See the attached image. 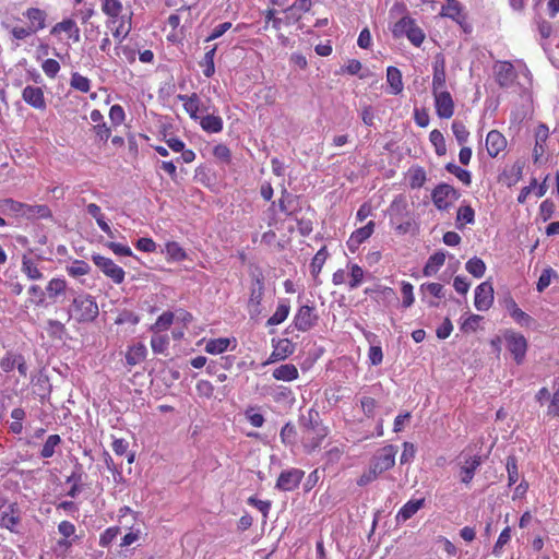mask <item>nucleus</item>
Here are the masks:
<instances>
[{"mask_svg": "<svg viewBox=\"0 0 559 559\" xmlns=\"http://www.w3.org/2000/svg\"><path fill=\"white\" fill-rule=\"evenodd\" d=\"M98 313V305L91 295L74 297L68 310L69 320L73 318L79 323L93 322Z\"/></svg>", "mask_w": 559, "mask_h": 559, "instance_id": "nucleus-1", "label": "nucleus"}, {"mask_svg": "<svg viewBox=\"0 0 559 559\" xmlns=\"http://www.w3.org/2000/svg\"><path fill=\"white\" fill-rule=\"evenodd\" d=\"M503 337L506 340L507 348L513 356L516 365H522L527 350V341L524 335L513 330H506L503 332Z\"/></svg>", "mask_w": 559, "mask_h": 559, "instance_id": "nucleus-2", "label": "nucleus"}, {"mask_svg": "<svg viewBox=\"0 0 559 559\" xmlns=\"http://www.w3.org/2000/svg\"><path fill=\"white\" fill-rule=\"evenodd\" d=\"M92 261L115 284H121L124 281L126 273L122 267L117 265L111 259L99 253L92 254Z\"/></svg>", "mask_w": 559, "mask_h": 559, "instance_id": "nucleus-3", "label": "nucleus"}, {"mask_svg": "<svg viewBox=\"0 0 559 559\" xmlns=\"http://www.w3.org/2000/svg\"><path fill=\"white\" fill-rule=\"evenodd\" d=\"M396 453V445H385L374 453L370 465L381 475L382 473L391 469L394 466Z\"/></svg>", "mask_w": 559, "mask_h": 559, "instance_id": "nucleus-4", "label": "nucleus"}, {"mask_svg": "<svg viewBox=\"0 0 559 559\" xmlns=\"http://www.w3.org/2000/svg\"><path fill=\"white\" fill-rule=\"evenodd\" d=\"M237 357L234 355L219 356L211 359L206 365V372L211 376H216L219 382L227 379L226 371L230 370L236 362Z\"/></svg>", "mask_w": 559, "mask_h": 559, "instance_id": "nucleus-5", "label": "nucleus"}, {"mask_svg": "<svg viewBox=\"0 0 559 559\" xmlns=\"http://www.w3.org/2000/svg\"><path fill=\"white\" fill-rule=\"evenodd\" d=\"M305 476V472L299 468H289L283 471L275 484V488L281 491H293L298 488Z\"/></svg>", "mask_w": 559, "mask_h": 559, "instance_id": "nucleus-6", "label": "nucleus"}, {"mask_svg": "<svg viewBox=\"0 0 559 559\" xmlns=\"http://www.w3.org/2000/svg\"><path fill=\"white\" fill-rule=\"evenodd\" d=\"M264 295V278L260 274L252 280L250 288V297L248 301V309L251 317H257L261 313V301Z\"/></svg>", "mask_w": 559, "mask_h": 559, "instance_id": "nucleus-7", "label": "nucleus"}, {"mask_svg": "<svg viewBox=\"0 0 559 559\" xmlns=\"http://www.w3.org/2000/svg\"><path fill=\"white\" fill-rule=\"evenodd\" d=\"M298 423L304 435L322 432L323 428H326L320 418L319 412L314 408H310L306 413H301L299 415Z\"/></svg>", "mask_w": 559, "mask_h": 559, "instance_id": "nucleus-8", "label": "nucleus"}, {"mask_svg": "<svg viewBox=\"0 0 559 559\" xmlns=\"http://www.w3.org/2000/svg\"><path fill=\"white\" fill-rule=\"evenodd\" d=\"M319 317L314 313V307L301 306L294 317V325L298 331L307 332L317 325Z\"/></svg>", "mask_w": 559, "mask_h": 559, "instance_id": "nucleus-9", "label": "nucleus"}, {"mask_svg": "<svg viewBox=\"0 0 559 559\" xmlns=\"http://www.w3.org/2000/svg\"><path fill=\"white\" fill-rule=\"evenodd\" d=\"M435 97L436 112L441 119H449L454 114V102L448 91L432 93Z\"/></svg>", "mask_w": 559, "mask_h": 559, "instance_id": "nucleus-10", "label": "nucleus"}, {"mask_svg": "<svg viewBox=\"0 0 559 559\" xmlns=\"http://www.w3.org/2000/svg\"><path fill=\"white\" fill-rule=\"evenodd\" d=\"M493 302V287L486 281L475 289L474 305L478 311H487Z\"/></svg>", "mask_w": 559, "mask_h": 559, "instance_id": "nucleus-11", "label": "nucleus"}, {"mask_svg": "<svg viewBox=\"0 0 559 559\" xmlns=\"http://www.w3.org/2000/svg\"><path fill=\"white\" fill-rule=\"evenodd\" d=\"M23 100L35 109L45 110L47 105L40 87L27 85L22 92Z\"/></svg>", "mask_w": 559, "mask_h": 559, "instance_id": "nucleus-12", "label": "nucleus"}, {"mask_svg": "<svg viewBox=\"0 0 559 559\" xmlns=\"http://www.w3.org/2000/svg\"><path fill=\"white\" fill-rule=\"evenodd\" d=\"M374 222H368L364 227L356 229L347 240V247L350 252H355L359 246L367 240L374 230Z\"/></svg>", "mask_w": 559, "mask_h": 559, "instance_id": "nucleus-13", "label": "nucleus"}, {"mask_svg": "<svg viewBox=\"0 0 559 559\" xmlns=\"http://www.w3.org/2000/svg\"><path fill=\"white\" fill-rule=\"evenodd\" d=\"M61 32L67 33L68 38L72 39L73 43H79L81 40L80 28L73 19H64L61 22L53 25L50 29L51 35H58Z\"/></svg>", "mask_w": 559, "mask_h": 559, "instance_id": "nucleus-14", "label": "nucleus"}, {"mask_svg": "<svg viewBox=\"0 0 559 559\" xmlns=\"http://www.w3.org/2000/svg\"><path fill=\"white\" fill-rule=\"evenodd\" d=\"M432 93L443 91L447 81L445 61L442 56H437L433 62Z\"/></svg>", "mask_w": 559, "mask_h": 559, "instance_id": "nucleus-15", "label": "nucleus"}, {"mask_svg": "<svg viewBox=\"0 0 559 559\" xmlns=\"http://www.w3.org/2000/svg\"><path fill=\"white\" fill-rule=\"evenodd\" d=\"M496 81L500 87H509L515 79V70L512 63L504 61L496 67Z\"/></svg>", "mask_w": 559, "mask_h": 559, "instance_id": "nucleus-16", "label": "nucleus"}, {"mask_svg": "<svg viewBox=\"0 0 559 559\" xmlns=\"http://www.w3.org/2000/svg\"><path fill=\"white\" fill-rule=\"evenodd\" d=\"M507 146V140L498 130H491L486 136V147L489 156L497 157Z\"/></svg>", "mask_w": 559, "mask_h": 559, "instance_id": "nucleus-17", "label": "nucleus"}, {"mask_svg": "<svg viewBox=\"0 0 559 559\" xmlns=\"http://www.w3.org/2000/svg\"><path fill=\"white\" fill-rule=\"evenodd\" d=\"M425 506V499H412L407 501L397 512L395 520L397 523L405 522L413 518Z\"/></svg>", "mask_w": 559, "mask_h": 559, "instance_id": "nucleus-18", "label": "nucleus"}, {"mask_svg": "<svg viewBox=\"0 0 559 559\" xmlns=\"http://www.w3.org/2000/svg\"><path fill=\"white\" fill-rule=\"evenodd\" d=\"M548 135H549V130H548L547 126L544 123H540L537 127L536 132H535V146L533 150V159H534L535 164L539 162V157L545 152V143L548 139Z\"/></svg>", "mask_w": 559, "mask_h": 559, "instance_id": "nucleus-19", "label": "nucleus"}, {"mask_svg": "<svg viewBox=\"0 0 559 559\" xmlns=\"http://www.w3.org/2000/svg\"><path fill=\"white\" fill-rule=\"evenodd\" d=\"M481 464V456L474 455L468 456L464 461V465L461 467V481L463 484H469L473 480L475 471L480 466Z\"/></svg>", "mask_w": 559, "mask_h": 559, "instance_id": "nucleus-20", "label": "nucleus"}, {"mask_svg": "<svg viewBox=\"0 0 559 559\" xmlns=\"http://www.w3.org/2000/svg\"><path fill=\"white\" fill-rule=\"evenodd\" d=\"M445 187L447 183H439L431 192V200L439 211H448L452 205V202L448 201L449 193L443 190Z\"/></svg>", "mask_w": 559, "mask_h": 559, "instance_id": "nucleus-21", "label": "nucleus"}, {"mask_svg": "<svg viewBox=\"0 0 559 559\" xmlns=\"http://www.w3.org/2000/svg\"><path fill=\"white\" fill-rule=\"evenodd\" d=\"M22 216L27 219H34V218H51L52 212L46 204H26L25 207H23Z\"/></svg>", "mask_w": 559, "mask_h": 559, "instance_id": "nucleus-22", "label": "nucleus"}, {"mask_svg": "<svg viewBox=\"0 0 559 559\" xmlns=\"http://www.w3.org/2000/svg\"><path fill=\"white\" fill-rule=\"evenodd\" d=\"M8 509L9 511H4L0 516V526L13 533L17 532L16 525L20 523V516L16 504H10Z\"/></svg>", "mask_w": 559, "mask_h": 559, "instance_id": "nucleus-23", "label": "nucleus"}, {"mask_svg": "<svg viewBox=\"0 0 559 559\" xmlns=\"http://www.w3.org/2000/svg\"><path fill=\"white\" fill-rule=\"evenodd\" d=\"M122 9L120 0H102V11L111 19L107 21V27L116 23V19L120 16Z\"/></svg>", "mask_w": 559, "mask_h": 559, "instance_id": "nucleus-24", "label": "nucleus"}, {"mask_svg": "<svg viewBox=\"0 0 559 559\" xmlns=\"http://www.w3.org/2000/svg\"><path fill=\"white\" fill-rule=\"evenodd\" d=\"M24 16L29 20V26L35 28V33L46 27L45 22L47 14L44 10L39 8H29L24 12Z\"/></svg>", "mask_w": 559, "mask_h": 559, "instance_id": "nucleus-25", "label": "nucleus"}, {"mask_svg": "<svg viewBox=\"0 0 559 559\" xmlns=\"http://www.w3.org/2000/svg\"><path fill=\"white\" fill-rule=\"evenodd\" d=\"M386 82L391 87V94L399 95L402 93L404 85L402 81V72L396 67L390 66L386 69Z\"/></svg>", "mask_w": 559, "mask_h": 559, "instance_id": "nucleus-26", "label": "nucleus"}, {"mask_svg": "<svg viewBox=\"0 0 559 559\" xmlns=\"http://www.w3.org/2000/svg\"><path fill=\"white\" fill-rule=\"evenodd\" d=\"M200 126L207 133H218L223 130V119L215 115H205L200 117Z\"/></svg>", "mask_w": 559, "mask_h": 559, "instance_id": "nucleus-27", "label": "nucleus"}, {"mask_svg": "<svg viewBox=\"0 0 559 559\" xmlns=\"http://www.w3.org/2000/svg\"><path fill=\"white\" fill-rule=\"evenodd\" d=\"M328 428H323L322 432H312L311 435H304V448L307 453L314 452L320 445L324 438L328 436Z\"/></svg>", "mask_w": 559, "mask_h": 559, "instance_id": "nucleus-28", "label": "nucleus"}, {"mask_svg": "<svg viewBox=\"0 0 559 559\" xmlns=\"http://www.w3.org/2000/svg\"><path fill=\"white\" fill-rule=\"evenodd\" d=\"M445 261V253L442 251L435 252L432 255L429 257L428 261L426 262L423 273L425 276H431L436 274L439 269L444 264Z\"/></svg>", "mask_w": 559, "mask_h": 559, "instance_id": "nucleus-29", "label": "nucleus"}, {"mask_svg": "<svg viewBox=\"0 0 559 559\" xmlns=\"http://www.w3.org/2000/svg\"><path fill=\"white\" fill-rule=\"evenodd\" d=\"M407 204L405 200L400 197L394 199L389 207V214L392 223H400L407 215Z\"/></svg>", "mask_w": 559, "mask_h": 559, "instance_id": "nucleus-30", "label": "nucleus"}, {"mask_svg": "<svg viewBox=\"0 0 559 559\" xmlns=\"http://www.w3.org/2000/svg\"><path fill=\"white\" fill-rule=\"evenodd\" d=\"M298 376H299L298 369L293 364L281 365L280 367H277L273 370L274 379L281 380V381H287V382L293 381V380H296L298 378Z\"/></svg>", "mask_w": 559, "mask_h": 559, "instance_id": "nucleus-31", "label": "nucleus"}, {"mask_svg": "<svg viewBox=\"0 0 559 559\" xmlns=\"http://www.w3.org/2000/svg\"><path fill=\"white\" fill-rule=\"evenodd\" d=\"M475 223V211L469 204H462L456 213V227L462 229L465 225Z\"/></svg>", "mask_w": 559, "mask_h": 559, "instance_id": "nucleus-32", "label": "nucleus"}, {"mask_svg": "<svg viewBox=\"0 0 559 559\" xmlns=\"http://www.w3.org/2000/svg\"><path fill=\"white\" fill-rule=\"evenodd\" d=\"M147 349L142 343H138L129 348L126 354V361L129 366H135L146 357Z\"/></svg>", "mask_w": 559, "mask_h": 559, "instance_id": "nucleus-33", "label": "nucleus"}, {"mask_svg": "<svg viewBox=\"0 0 559 559\" xmlns=\"http://www.w3.org/2000/svg\"><path fill=\"white\" fill-rule=\"evenodd\" d=\"M131 32V15L128 17L126 15L120 16L119 25L112 31V36L117 39L118 44H122V41L127 38V36Z\"/></svg>", "mask_w": 559, "mask_h": 559, "instance_id": "nucleus-34", "label": "nucleus"}, {"mask_svg": "<svg viewBox=\"0 0 559 559\" xmlns=\"http://www.w3.org/2000/svg\"><path fill=\"white\" fill-rule=\"evenodd\" d=\"M216 49L217 45H214L213 47L209 48L204 55L203 60L200 61V67L203 68V74L206 78H212L215 73L214 57L216 53Z\"/></svg>", "mask_w": 559, "mask_h": 559, "instance_id": "nucleus-35", "label": "nucleus"}, {"mask_svg": "<svg viewBox=\"0 0 559 559\" xmlns=\"http://www.w3.org/2000/svg\"><path fill=\"white\" fill-rule=\"evenodd\" d=\"M290 306L287 301H282L278 304L276 311L266 321V325H277L284 322L289 314Z\"/></svg>", "mask_w": 559, "mask_h": 559, "instance_id": "nucleus-36", "label": "nucleus"}, {"mask_svg": "<svg viewBox=\"0 0 559 559\" xmlns=\"http://www.w3.org/2000/svg\"><path fill=\"white\" fill-rule=\"evenodd\" d=\"M61 442L62 440L59 435H50L40 450V457L49 459L53 456V454L56 453V448L59 447Z\"/></svg>", "mask_w": 559, "mask_h": 559, "instance_id": "nucleus-37", "label": "nucleus"}, {"mask_svg": "<svg viewBox=\"0 0 559 559\" xmlns=\"http://www.w3.org/2000/svg\"><path fill=\"white\" fill-rule=\"evenodd\" d=\"M461 11L462 7L457 0H447V3L442 5L441 15L461 23Z\"/></svg>", "mask_w": 559, "mask_h": 559, "instance_id": "nucleus-38", "label": "nucleus"}, {"mask_svg": "<svg viewBox=\"0 0 559 559\" xmlns=\"http://www.w3.org/2000/svg\"><path fill=\"white\" fill-rule=\"evenodd\" d=\"M465 269L474 277L480 278L486 272V264L480 258L473 257L466 262Z\"/></svg>", "mask_w": 559, "mask_h": 559, "instance_id": "nucleus-39", "label": "nucleus"}, {"mask_svg": "<svg viewBox=\"0 0 559 559\" xmlns=\"http://www.w3.org/2000/svg\"><path fill=\"white\" fill-rule=\"evenodd\" d=\"M230 344V340L227 337H219L210 340L205 344V352L213 355H218L224 353Z\"/></svg>", "mask_w": 559, "mask_h": 559, "instance_id": "nucleus-40", "label": "nucleus"}, {"mask_svg": "<svg viewBox=\"0 0 559 559\" xmlns=\"http://www.w3.org/2000/svg\"><path fill=\"white\" fill-rule=\"evenodd\" d=\"M67 290V282L62 278H52L47 287L46 293L49 298L56 299L60 295H63Z\"/></svg>", "mask_w": 559, "mask_h": 559, "instance_id": "nucleus-41", "label": "nucleus"}, {"mask_svg": "<svg viewBox=\"0 0 559 559\" xmlns=\"http://www.w3.org/2000/svg\"><path fill=\"white\" fill-rule=\"evenodd\" d=\"M167 257L176 262L187 259V253L183 248L176 241H169L165 246Z\"/></svg>", "mask_w": 559, "mask_h": 559, "instance_id": "nucleus-42", "label": "nucleus"}, {"mask_svg": "<svg viewBox=\"0 0 559 559\" xmlns=\"http://www.w3.org/2000/svg\"><path fill=\"white\" fill-rule=\"evenodd\" d=\"M273 347L280 354V358L286 359L288 356L293 355L295 352V344L290 342L288 338H282L278 341L272 340Z\"/></svg>", "mask_w": 559, "mask_h": 559, "instance_id": "nucleus-43", "label": "nucleus"}, {"mask_svg": "<svg viewBox=\"0 0 559 559\" xmlns=\"http://www.w3.org/2000/svg\"><path fill=\"white\" fill-rule=\"evenodd\" d=\"M326 258H328V251H326L325 247H322L316 253V255L312 258L310 267H311V274L314 277V280L318 278V275L320 274V272L325 263Z\"/></svg>", "mask_w": 559, "mask_h": 559, "instance_id": "nucleus-44", "label": "nucleus"}, {"mask_svg": "<svg viewBox=\"0 0 559 559\" xmlns=\"http://www.w3.org/2000/svg\"><path fill=\"white\" fill-rule=\"evenodd\" d=\"M22 271L29 280L33 281L40 280L43 277V273L36 266L35 262L26 255H23L22 259Z\"/></svg>", "mask_w": 559, "mask_h": 559, "instance_id": "nucleus-45", "label": "nucleus"}, {"mask_svg": "<svg viewBox=\"0 0 559 559\" xmlns=\"http://www.w3.org/2000/svg\"><path fill=\"white\" fill-rule=\"evenodd\" d=\"M429 140L431 144L435 146L436 154L438 156H443L447 153L445 140L441 131L435 129L429 134Z\"/></svg>", "mask_w": 559, "mask_h": 559, "instance_id": "nucleus-46", "label": "nucleus"}, {"mask_svg": "<svg viewBox=\"0 0 559 559\" xmlns=\"http://www.w3.org/2000/svg\"><path fill=\"white\" fill-rule=\"evenodd\" d=\"M445 170L452 175H454L460 181H462L465 186H469L472 183V175L468 170L461 168L454 163H448L445 165Z\"/></svg>", "mask_w": 559, "mask_h": 559, "instance_id": "nucleus-47", "label": "nucleus"}, {"mask_svg": "<svg viewBox=\"0 0 559 559\" xmlns=\"http://www.w3.org/2000/svg\"><path fill=\"white\" fill-rule=\"evenodd\" d=\"M23 207H25V203L15 201L10 198L0 200V212L3 214L15 213L22 216Z\"/></svg>", "mask_w": 559, "mask_h": 559, "instance_id": "nucleus-48", "label": "nucleus"}, {"mask_svg": "<svg viewBox=\"0 0 559 559\" xmlns=\"http://www.w3.org/2000/svg\"><path fill=\"white\" fill-rule=\"evenodd\" d=\"M174 313L171 311L163 312L156 320V322L151 326V331L154 333H158L162 331H166L173 324Z\"/></svg>", "mask_w": 559, "mask_h": 559, "instance_id": "nucleus-49", "label": "nucleus"}, {"mask_svg": "<svg viewBox=\"0 0 559 559\" xmlns=\"http://www.w3.org/2000/svg\"><path fill=\"white\" fill-rule=\"evenodd\" d=\"M414 24V19L411 16H403L399 20L393 28L392 34L394 38H401L403 36H407L408 28Z\"/></svg>", "mask_w": 559, "mask_h": 559, "instance_id": "nucleus-50", "label": "nucleus"}, {"mask_svg": "<svg viewBox=\"0 0 559 559\" xmlns=\"http://www.w3.org/2000/svg\"><path fill=\"white\" fill-rule=\"evenodd\" d=\"M70 86L82 93H87L91 90V81L79 72H73L70 80Z\"/></svg>", "mask_w": 559, "mask_h": 559, "instance_id": "nucleus-51", "label": "nucleus"}, {"mask_svg": "<svg viewBox=\"0 0 559 559\" xmlns=\"http://www.w3.org/2000/svg\"><path fill=\"white\" fill-rule=\"evenodd\" d=\"M511 540V527L510 526H507L506 528L502 530V532L500 533L496 544L493 545V548H492V554L496 556V557H500L502 551H503V547Z\"/></svg>", "mask_w": 559, "mask_h": 559, "instance_id": "nucleus-52", "label": "nucleus"}, {"mask_svg": "<svg viewBox=\"0 0 559 559\" xmlns=\"http://www.w3.org/2000/svg\"><path fill=\"white\" fill-rule=\"evenodd\" d=\"M508 486H513L519 480L518 460L514 455L507 457Z\"/></svg>", "mask_w": 559, "mask_h": 559, "instance_id": "nucleus-53", "label": "nucleus"}, {"mask_svg": "<svg viewBox=\"0 0 559 559\" xmlns=\"http://www.w3.org/2000/svg\"><path fill=\"white\" fill-rule=\"evenodd\" d=\"M47 333L52 337L57 340H62L63 335L66 334V326L63 323H61L58 320L49 319L47 321Z\"/></svg>", "mask_w": 559, "mask_h": 559, "instance_id": "nucleus-54", "label": "nucleus"}, {"mask_svg": "<svg viewBox=\"0 0 559 559\" xmlns=\"http://www.w3.org/2000/svg\"><path fill=\"white\" fill-rule=\"evenodd\" d=\"M90 271L91 266L83 260H75L71 265L67 266L68 274L73 277L88 274Z\"/></svg>", "mask_w": 559, "mask_h": 559, "instance_id": "nucleus-55", "label": "nucleus"}, {"mask_svg": "<svg viewBox=\"0 0 559 559\" xmlns=\"http://www.w3.org/2000/svg\"><path fill=\"white\" fill-rule=\"evenodd\" d=\"M427 180L426 171L423 167H417L411 171L409 187L412 189L421 188Z\"/></svg>", "mask_w": 559, "mask_h": 559, "instance_id": "nucleus-56", "label": "nucleus"}, {"mask_svg": "<svg viewBox=\"0 0 559 559\" xmlns=\"http://www.w3.org/2000/svg\"><path fill=\"white\" fill-rule=\"evenodd\" d=\"M451 128H452V132H453L459 144L462 145L465 142H467L469 132L467 131L465 124L462 121L454 120L452 122Z\"/></svg>", "mask_w": 559, "mask_h": 559, "instance_id": "nucleus-57", "label": "nucleus"}, {"mask_svg": "<svg viewBox=\"0 0 559 559\" xmlns=\"http://www.w3.org/2000/svg\"><path fill=\"white\" fill-rule=\"evenodd\" d=\"M281 440L284 444H294L296 442V427L290 423H286L281 429Z\"/></svg>", "mask_w": 559, "mask_h": 559, "instance_id": "nucleus-58", "label": "nucleus"}, {"mask_svg": "<svg viewBox=\"0 0 559 559\" xmlns=\"http://www.w3.org/2000/svg\"><path fill=\"white\" fill-rule=\"evenodd\" d=\"M554 276L557 277L555 270L551 267L544 269L536 284L537 292H544L550 285L551 278Z\"/></svg>", "mask_w": 559, "mask_h": 559, "instance_id": "nucleus-59", "label": "nucleus"}, {"mask_svg": "<svg viewBox=\"0 0 559 559\" xmlns=\"http://www.w3.org/2000/svg\"><path fill=\"white\" fill-rule=\"evenodd\" d=\"M406 37L414 46L419 47L425 39V33L414 21V24L408 28Z\"/></svg>", "mask_w": 559, "mask_h": 559, "instance_id": "nucleus-60", "label": "nucleus"}, {"mask_svg": "<svg viewBox=\"0 0 559 559\" xmlns=\"http://www.w3.org/2000/svg\"><path fill=\"white\" fill-rule=\"evenodd\" d=\"M200 97L197 93H192V98L189 103L183 104L185 110L189 114L190 118L193 120H199L201 116L198 115L200 110Z\"/></svg>", "mask_w": 559, "mask_h": 559, "instance_id": "nucleus-61", "label": "nucleus"}, {"mask_svg": "<svg viewBox=\"0 0 559 559\" xmlns=\"http://www.w3.org/2000/svg\"><path fill=\"white\" fill-rule=\"evenodd\" d=\"M140 322V317L135 314L134 312L123 309L119 312L118 317L115 320V324L121 325L124 323H130L132 325H135Z\"/></svg>", "mask_w": 559, "mask_h": 559, "instance_id": "nucleus-62", "label": "nucleus"}, {"mask_svg": "<svg viewBox=\"0 0 559 559\" xmlns=\"http://www.w3.org/2000/svg\"><path fill=\"white\" fill-rule=\"evenodd\" d=\"M120 533V528L118 526H111L105 530L99 537V545L102 547H108Z\"/></svg>", "mask_w": 559, "mask_h": 559, "instance_id": "nucleus-63", "label": "nucleus"}, {"mask_svg": "<svg viewBox=\"0 0 559 559\" xmlns=\"http://www.w3.org/2000/svg\"><path fill=\"white\" fill-rule=\"evenodd\" d=\"M362 278H364V270L359 265L353 264L350 266V281L348 283L349 288L350 289L357 288L361 284Z\"/></svg>", "mask_w": 559, "mask_h": 559, "instance_id": "nucleus-64", "label": "nucleus"}]
</instances>
